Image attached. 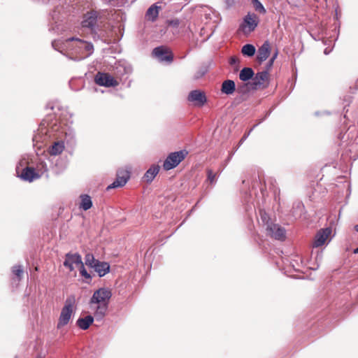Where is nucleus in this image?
<instances>
[{"label": "nucleus", "mask_w": 358, "mask_h": 358, "mask_svg": "<svg viewBox=\"0 0 358 358\" xmlns=\"http://www.w3.org/2000/svg\"><path fill=\"white\" fill-rule=\"evenodd\" d=\"M111 296L112 292L108 288H99L94 292L90 306L96 319H102L105 316Z\"/></svg>", "instance_id": "1"}, {"label": "nucleus", "mask_w": 358, "mask_h": 358, "mask_svg": "<svg viewBox=\"0 0 358 358\" xmlns=\"http://www.w3.org/2000/svg\"><path fill=\"white\" fill-rule=\"evenodd\" d=\"M74 296H70L66 299L59 315L57 325V329H61L69 324L76 310Z\"/></svg>", "instance_id": "2"}, {"label": "nucleus", "mask_w": 358, "mask_h": 358, "mask_svg": "<svg viewBox=\"0 0 358 358\" xmlns=\"http://www.w3.org/2000/svg\"><path fill=\"white\" fill-rule=\"evenodd\" d=\"M66 42L72 43L71 46L75 50V53L79 55L80 59L88 57L92 52L93 45L91 43L78 38H68Z\"/></svg>", "instance_id": "3"}, {"label": "nucleus", "mask_w": 358, "mask_h": 358, "mask_svg": "<svg viewBox=\"0 0 358 358\" xmlns=\"http://www.w3.org/2000/svg\"><path fill=\"white\" fill-rule=\"evenodd\" d=\"M188 152L185 150L170 153L164 162L163 167L169 171L176 167L187 157Z\"/></svg>", "instance_id": "4"}, {"label": "nucleus", "mask_w": 358, "mask_h": 358, "mask_svg": "<svg viewBox=\"0 0 358 358\" xmlns=\"http://www.w3.org/2000/svg\"><path fill=\"white\" fill-rule=\"evenodd\" d=\"M259 24V17L255 13H248L244 17L243 22L240 27L244 33L253 31Z\"/></svg>", "instance_id": "5"}, {"label": "nucleus", "mask_w": 358, "mask_h": 358, "mask_svg": "<svg viewBox=\"0 0 358 358\" xmlns=\"http://www.w3.org/2000/svg\"><path fill=\"white\" fill-rule=\"evenodd\" d=\"M94 80L97 85L107 87H116L119 85V82L117 80L106 73H97Z\"/></svg>", "instance_id": "6"}, {"label": "nucleus", "mask_w": 358, "mask_h": 358, "mask_svg": "<svg viewBox=\"0 0 358 358\" xmlns=\"http://www.w3.org/2000/svg\"><path fill=\"white\" fill-rule=\"evenodd\" d=\"M267 235L270 237L279 241L285 239V230L280 225L276 224H268L266 227Z\"/></svg>", "instance_id": "7"}, {"label": "nucleus", "mask_w": 358, "mask_h": 358, "mask_svg": "<svg viewBox=\"0 0 358 358\" xmlns=\"http://www.w3.org/2000/svg\"><path fill=\"white\" fill-rule=\"evenodd\" d=\"M130 178L129 172L124 169H120L117 172V177L115 181L108 186L107 189L112 188L122 187Z\"/></svg>", "instance_id": "8"}, {"label": "nucleus", "mask_w": 358, "mask_h": 358, "mask_svg": "<svg viewBox=\"0 0 358 358\" xmlns=\"http://www.w3.org/2000/svg\"><path fill=\"white\" fill-rule=\"evenodd\" d=\"M269 73L267 71L257 73L252 78V85L255 89L265 88L268 85Z\"/></svg>", "instance_id": "9"}, {"label": "nucleus", "mask_w": 358, "mask_h": 358, "mask_svg": "<svg viewBox=\"0 0 358 358\" xmlns=\"http://www.w3.org/2000/svg\"><path fill=\"white\" fill-rule=\"evenodd\" d=\"M152 55L162 62L166 61L171 62L173 59L171 51L164 46L155 48L152 51Z\"/></svg>", "instance_id": "10"}, {"label": "nucleus", "mask_w": 358, "mask_h": 358, "mask_svg": "<svg viewBox=\"0 0 358 358\" xmlns=\"http://www.w3.org/2000/svg\"><path fill=\"white\" fill-rule=\"evenodd\" d=\"M187 99L189 101L199 107L203 106L207 101L205 93L197 90L191 91Z\"/></svg>", "instance_id": "11"}, {"label": "nucleus", "mask_w": 358, "mask_h": 358, "mask_svg": "<svg viewBox=\"0 0 358 358\" xmlns=\"http://www.w3.org/2000/svg\"><path fill=\"white\" fill-rule=\"evenodd\" d=\"M98 13L94 10L87 13L83 16L82 26L83 27L94 29L97 22Z\"/></svg>", "instance_id": "12"}, {"label": "nucleus", "mask_w": 358, "mask_h": 358, "mask_svg": "<svg viewBox=\"0 0 358 358\" xmlns=\"http://www.w3.org/2000/svg\"><path fill=\"white\" fill-rule=\"evenodd\" d=\"M82 262V258L79 254L67 253L65 256L64 266L72 271L74 269L73 264L79 266Z\"/></svg>", "instance_id": "13"}, {"label": "nucleus", "mask_w": 358, "mask_h": 358, "mask_svg": "<svg viewBox=\"0 0 358 358\" xmlns=\"http://www.w3.org/2000/svg\"><path fill=\"white\" fill-rule=\"evenodd\" d=\"M17 173L21 179L29 182L40 178V175L36 171L35 169L29 166L22 169L20 173L17 171Z\"/></svg>", "instance_id": "14"}, {"label": "nucleus", "mask_w": 358, "mask_h": 358, "mask_svg": "<svg viewBox=\"0 0 358 358\" xmlns=\"http://www.w3.org/2000/svg\"><path fill=\"white\" fill-rule=\"evenodd\" d=\"M331 230L329 228L320 230L315 235L313 244L314 248H319L324 244L328 237L330 236Z\"/></svg>", "instance_id": "15"}, {"label": "nucleus", "mask_w": 358, "mask_h": 358, "mask_svg": "<svg viewBox=\"0 0 358 358\" xmlns=\"http://www.w3.org/2000/svg\"><path fill=\"white\" fill-rule=\"evenodd\" d=\"M271 52V44L266 41L257 50V60L259 63H262L269 57Z\"/></svg>", "instance_id": "16"}, {"label": "nucleus", "mask_w": 358, "mask_h": 358, "mask_svg": "<svg viewBox=\"0 0 358 358\" xmlns=\"http://www.w3.org/2000/svg\"><path fill=\"white\" fill-rule=\"evenodd\" d=\"M236 90L234 81L231 80H224L222 84L221 92L225 94H232Z\"/></svg>", "instance_id": "17"}, {"label": "nucleus", "mask_w": 358, "mask_h": 358, "mask_svg": "<svg viewBox=\"0 0 358 358\" xmlns=\"http://www.w3.org/2000/svg\"><path fill=\"white\" fill-rule=\"evenodd\" d=\"M161 7L157 6L156 4L152 5L147 10L145 16L148 20L155 22L159 15V12Z\"/></svg>", "instance_id": "18"}, {"label": "nucleus", "mask_w": 358, "mask_h": 358, "mask_svg": "<svg viewBox=\"0 0 358 358\" xmlns=\"http://www.w3.org/2000/svg\"><path fill=\"white\" fill-rule=\"evenodd\" d=\"M93 268L99 273V276H103L109 272L110 266L106 262H101L97 260Z\"/></svg>", "instance_id": "19"}, {"label": "nucleus", "mask_w": 358, "mask_h": 358, "mask_svg": "<svg viewBox=\"0 0 358 358\" xmlns=\"http://www.w3.org/2000/svg\"><path fill=\"white\" fill-rule=\"evenodd\" d=\"M93 317L91 315H87L85 317L79 318L77 320L76 324L81 329L86 330L90 327V326L93 323Z\"/></svg>", "instance_id": "20"}, {"label": "nucleus", "mask_w": 358, "mask_h": 358, "mask_svg": "<svg viewBox=\"0 0 358 358\" xmlns=\"http://www.w3.org/2000/svg\"><path fill=\"white\" fill-rule=\"evenodd\" d=\"M159 166L158 165H152L145 173L144 178L147 182H150L159 173Z\"/></svg>", "instance_id": "21"}, {"label": "nucleus", "mask_w": 358, "mask_h": 358, "mask_svg": "<svg viewBox=\"0 0 358 358\" xmlns=\"http://www.w3.org/2000/svg\"><path fill=\"white\" fill-rule=\"evenodd\" d=\"M64 149L63 142H55L52 146L49 148V153L50 155H57L62 152Z\"/></svg>", "instance_id": "22"}, {"label": "nucleus", "mask_w": 358, "mask_h": 358, "mask_svg": "<svg viewBox=\"0 0 358 358\" xmlns=\"http://www.w3.org/2000/svg\"><path fill=\"white\" fill-rule=\"evenodd\" d=\"M11 271L14 275L13 280L17 282H20L23 276L24 270L21 265H15L12 267Z\"/></svg>", "instance_id": "23"}, {"label": "nucleus", "mask_w": 358, "mask_h": 358, "mask_svg": "<svg viewBox=\"0 0 358 358\" xmlns=\"http://www.w3.org/2000/svg\"><path fill=\"white\" fill-rule=\"evenodd\" d=\"M81 202L80 204V208L83 209L84 210H87L92 206V201L91 197L87 194H82L80 195Z\"/></svg>", "instance_id": "24"}, {"label": "nucleus", "mask_w": 358, "mask_h": 358, "mask_svg": "<svg viewBox=\"0 0 358 358\" xmlns=\"http://www.w3.org/2000/svg\"><path fill=\"white\" fill-rule=\"evenodd\" d=\"M254 71L251 68L245 67L243 68L239 74V78L242 81H248L251 78H253Z\"/></svg>", "instance_id": "25"}, {"label": "nucleus", "mask_w": 358, "mask_h": 358, "mask_svg": "<svg viewBox=\"0 0 358 358\" xmlns=\"http://www.w3.org/2000/svg\"><path fill=\"white\" fill-rule=\"evenodd\" d=\"M255 47L251 44H246L243 46L241 49V52L243 55L248 57H252L255 53Z\"/></svg>", "instance_id": "26"}, {"label": "nucleus", "mask_w": 358, "mask_h": 358, "mask_svg": "<svg viewBox=\"0 0 358 358\" xmlns=\"http://www.w3.org/2000/svg\"><path fill=\"white\" fill-rule=\"evenodd\" d=\"M85 264L92 268L95 265V262H97L96 259H94V255L91 253H87L85 257Z\"/></svg>", "instance_id": "27"}, {"label": "nucleus", "mask_w": 358, "mask_h": 358, "mask_svg": "<svg viewBox=\"0 0 358 358\" xmlns=\"http://www.w3.org/2000/svg\"><path fill=\"white\" fill-rule=\"evenodd\" d=\"M252 2L255 9L257 11L259 12L262 14L266 13V9L259 0H252Z\"/></svg>", "instance_id": "28"}, {"label": "nucleus", "mask_w": 358, "mask_h": 358, "mask_svg": "<svg viewBox=\"0 0 358 358\" xmlns=\"http://www.w3.org/2000/svg\"><path fill=\"white\" fill-rule=\"evenodd\" d=\"M78 266H79L80 273L83 277H84L87 279L91 278V275L87 273L83 262Z\"/></svg>", "instance_id": "29"}, {"label": "nucleus", "mask_w": 358, "mask_h": 358, "mask_svg": "<svg viewBox=\"0 0 358 358\" xmlns=\"http://www.w3.org/2000/svg\"><path fill=\"white\" fill-rule=\"evenodd\" d=\"M207 70L206 69V68H201L195 74V78L196 79H199L200 78H201L203 76L205 75V73H206Z\"/></svg>", "instance_id": "30"}, {"label": "nucleus", "mask_w": 358, "mask_h": 358, "mask_svg": "<svg viewBox=\"0 0 358 358\" xmlns=\"http://www.w3.org/2000/svg\"><path fill=\"white\" fill-rule=\"evenodd\" d=\"M216 174L212 170H208V180L213 183L215 181Z\"/></svg>", "instance_id": "31"}, {"label": "nucleus", "mask_w": 358, "mask_h": 358, "mask_svg": "<svg viewBox=\"0 0 358 358\" xmlns=\"http://www.w3.org/2000/svg\"><path fill=\"white\" fill-rule=\"evenodd\" d=\"M167 23L169 26H171L173 27H178L180 24V21L178 19H174V20H169L167 22Z\"/></svg>", "instance_id": "32"}, {"label": "nucleus", "mask_w": 358, "mask_h": 358, "mask_svg": "<svg viewBox=\"0 0 358 358\" xmlns=\"http://www.w3.org/2000/svg\"><path fill=\"white\" fill-rule=\"evenodd\" d=\"M278 55V50H276L275 52L273 53L272 57L271 58V63H273L274 61L276 59Z\"/></svg>", "instance_id": "33"}, {"label": "nucleus", "mask_w": 358, "mask_h": 358, "mask_svg": "<svg viewBox=\"0 0 358 358\" xmlns=\"http://www.w3.org/2000/svg\"><path fill=\"white\" fill-rule=\"evenodd\" d=\"M237 62H238V59H237L236 57H231V58H230V64H236Z\"/></svg>", "instance_id": "34"}, {"label": "nucleus", "mask_w": 358, "mask_h": 358, "mask_svg": "<svg viewBox=\"0 0 358 358\" xmlns=\"http://www.w3.org/2000/svg\"><path fill=\"white\" fill-rule=\"evenodd\" d=\"M273 65V63H271V59L268 61L267 65H266V71H268Z\"/></svg>", "instance_id": "35"}, {"label": "nucleus", "mask_w": 358, "mask_h": 358, "mask_svg": "<svg viewBox=\"0 0 358 358\" xmlns=\"http://www.w3.org/2000/svg\"><path fill=\"white\" fill-rule=\"evenodd\" d=\"M355 254H358V248L354 250Z\"/></svg>", "instance_id": "36"}, {"label": "nucleus", "mask_w": 358, "mask_h": 358, "mask_svg": "<svg viewBox=\"0 0 358 358\" xmlns=\"http://www.w3.org/2000/svg\"><path fill=\"white\" fill-rule=\"evenodd\" d=\"M355 229L357 231H358V224L355 225Z\"/></svg>", "instance_id": "37"}, {"label": "nucleus", "mask_w": 358, "mask_h": 358, "mask_svg": "<svg viewBox=\"0 0 358 358\" xmlns=\"http://www.w3.org/2000/svg\"><path fill=\"white\" fill-rule=\"evenodd\" d=\"M15 358H17V357H15Z\"/></svg>", "instance_id": "38"}]
</instances>
